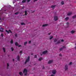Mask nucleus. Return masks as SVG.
Segmentation results:
<instances>
[{
    "instance_id": "f257e3e1",
    "label": "nucleus",
    "mask_w": 76,
    "mask_h": 76,
    "mask_svg": "<svg viewBox=\"0 0 76 76\" xmlns=\"http://www.w3.org/2000/svg\"><path fill=\"white\" fill-rule=\"evenodd\" d=\"M27 72H28V70L26 69H24L23 71V73L24 74L25 76L27 75Z\"/></svg>"
},
{
    "instance_id": "f03ea898",
    "label": "nucleus",
    "mask_w": 76,
    "mask_h": 76,
    "mask_svg": "<svg viewBox=\"0 0 76 76\" xmlns=\"http://www.w3.org/2000/svg\"><path fill=\"white\" fill-rule=\"evenodd\" d=\"M30 58V57L29 56H28V58L26 59V61L25 62V64H26L27 62H28V61H29Z\"/></svg>"
},
{
    "instance_id": "7ed1b4c3",
    "label": "nucleus",
    "mask_w": 76,
    "mask_h": 76,
    "mask_svg": "<svg viewBox=\"0 0 76 76\" xmlns=\"http://www.w3.org/2000/svg\"><path fill=\"white\" fill-rule=\"evenodd\" d=\"M6 32H7L8 34H9L10 33H10H12V31H11L10 30H9L8 31H7V30H6Z\"/></svg>"
},
{
    "instance_id": "20e7f679",
    "label": "nucleus",
    "mask_w": 76,
    "mask_h": 76,
    "mask_svg": "<svg viewBox=\"0 0 76 76\" xmlns=\"http://www.w3.org/2000/svg\"><path fill=\"white\" fill-rule=\"evenodd\" d=\"M54 19L56 21L57 20H58V17L57 16H55L54 18Z\"/></svg>"
},
{
    "instance_id": "39448f33",
    "label": "nucleus",
    "mask_w": 76,
    "mask_h": 76,
    "mask_svg": "<svg viewBox=\"0 0 76 76\" xmlns=\"http://www.w3.org/2000/svg\"><path fill=\"white\" fill-rule=\"evenodd\" d=\"M56 70H53L52 71V73L53 75H55L56 74Z\"/></svg>"
},
{
    "instance_id": "423d86ee",
    "label": "nucleus",
    "mask_w": 76,
    "mask_h": 76,
    "mask_svg": "<svg viewBox=\"0 0 76 76\" xmlns=\"http://www.w3.org/2000/svg\"><path fill=\"white\" fill-rule=\"evenodd\" d=\"M52 62H53V60L49 61L48 63V64H51V63H52Z\"/></svg>"
},
{
    "instance_id": "0eeeda50",
    "label": "nucleus",
    "mask_w": 76,
    "mask_h": 76,
    "mask_svg": "<svg viewBox=\"0 0 76 76\" xmlns=\"http://www.w3.org/2000/svg\"><path fill=\"white\" fill-rule=\"evenodd\" d=\"M65 70H67L68 69V66H67V65L65 66Z\"/></svg>"
},
{
    "instance_id": "6e6552de",
    "label": "nucleus",
    "mask_w": 76,
    "mask_h": 76,
    "mask_svg": "<svg viewBox=\"0 0 76 76\" xmlns=\"http://www.w3.org/2000/svg\"><path fill=\"white\" fill-rule=\"evenodd\" d=\"M47 50H46L43 52L42 54H45L46 53H47Z\"/></svg>"
},
{
    "instance_id": "1a4fd4ad",
    "label": "nucleus",
    "mask_w": 76,
    "mask_h": 76,
    "mask_svg": "<svg viewBox=\"0 0 76 76\" xmlns=\"http://www.w3.org/2000/svg\"><path fill=\"white\" fill-rule=\"evenodd\" d=\"M17 60L18 61H20V56L19 55L17 56Z\"/></svg>"
},
{
    "instance_id": "9d476101",
    "label": "nucleus",
    "mask_w": 76,
    "mask_h": 76,
    "mask_svg": "<svg viewBox=\"0 0 76 76\" xmlns=\"http://www.w3.org/2000/svg\"><path fill=\"white\" fill-rule=\"evenodd\" d=\"M19 74L20 75V76H23V75L22 72H20Z\"/></svg>"
},
{
    "instance_id": "9b49d317",
    "label": "nucleus",
    "mask_w": 76,
    "mask_h": 76,
    "mask_svg": "<svg viewBox=\"0 0 76 76\" xmlns=\"http://www.w3.org/2000/svg\"><path fill=\"white\" fill-rule=\"evenodd\" d=\"M3 30H4V29L3 28H1L0 29V32H3Z\"/></svg>"
},
{
    "instance_id": "f8f14e48",
    "label": "nucleus",
    "mask_w": 76,
    "mask_h": 76,
    "mask_svg": "<svg viewBox=\"0 0 76 76\" xmlns=\"http://www.w3.org/2000/svg\"><path fill=\"white\" fill-rule=\"evenodd\" d=\"M48 25L47 24H45L42 25V26L43 27H45V26H47Z\"/></svg>"
},
{
    "instance_id": "ddd939ff",
    "label": "nucleus",
    "mask_w": 76,
    "mask_h": 76,
    "mask_svg": "<svg viewBox=\"0 0 76 76\" xmlns=\"http://www.w3.org/2000/svg\"><path fill=\"white\" fill-rule=\"evenodd\" d=\"M72 14V12L69 13L68 14H67V15L68 16H70V15H71Z\"/></svg>"
},
{
    "instance_id": "4468645a",
    "label": "nucleus",
    "mask_w": 76,
    "mask_h": 76,
    "mask_svg": "<svg viewBox=\"0 0 76 76\" xmlns=\"http://www.w3.org/2000/svg\"><path fill=\"white\" fill-rule=\"evenodd\" d=\"M15 44L16 46H18V45H19V44H18V43L17 42H16Z\"/></svg>"
},
{
    "instance_id": "2eb2a0df",
    "label": "nucleus",
    "mask_w": 76,
    "mask_h": 76,
    "mask_svg": "<svg viewBox=\"0 0 76 76\" xmlns=\"http://www.w3.org/2000/svg\"><path fill=\"white\" fill-rule=\"evenodd\" d=\"M42 59H43L42 58H40L39 59V61H41V60H42Z\"/></svg>"
},
{
    "instance_id": "dca6fc26",
    "label": "nucleus",
    "mask_w": 76,
    "mask_h": 76,
    "mask_svg": "<svg viewBox=\"0 0 76 76\" xmlns=\"http://www.w3.org/2000/svg\"><path fill=\"white\" fill-rule=\"evenodd\" d=\"M56 7V5H52L51 7V8H54Z\"/></svg>"
},
{
    "instance_id": "f3484780",
    "label": "nucleus",
    "mask_w": 76,
    "mask_h": 76,
    "mask_svg": "<svg viewBox=\"0 0 76 76\" xmlns=\"http://www.w3.org/2000/svg\"><path fill=\"white\" fill-rule=\"evenodd\" d=\"M3 49L4 52L5 53V52H6V49L4 48H3Z\"/></svg>"
},
{
    "instance_id": "a211bd4d",
    "label": "nucleus",
    "mask_w": 76,
    "mask_h": 76,
    "mask_svg": "<svg viewBox=\"0 0 76 76\" xmlns=\"http://www.w3.org/2000/svg\"><path fill=\"white\" fill-rule=\"evenodd\" d=\"M25 15H27L28 13H27V11H25Z\"/></svg>"
},
{
    "instance_id": "6ab92c4d",
    "label": "nucleus",
    "mask_w": 76,
    "mask_h": 76,
    "mask_svg": "<svg viewBox=\"0 0 76 76\" xmlns=\"http://www.w3.org/2000/svg\"><path fill=\"white\" fill-rule=\"evenodd\" d=\"M11 44H13V40L12 39L10 42Z\"/></svg>"
},
{
    "instance_id": "aec40b11",
    "label": "nucleus",
    "mask_w": 76,
    "mask_h": 76,
    "mask_svg": "<svg viewBox=\"0 0 76 76\" xmlns=\"http://www.w3.org/2000/svg\"><path fill=\"white\" fill-rule=\"evenodd\" d=\"M68 19H69V17H66L65 18V20H68Z\"/></svg>"
},
{
    "instance_id": "412c9836",
    "label": "nucleus",
    "mask_w": 76,
    "mask_h": 76,
    "mask_svg": "<svg viewBox=\"0 0 76 76\" xmlns=\"http://www.w3.org/2000/svg\"><path fill=\"white\" fill-rule=\"evenodd\" d=\"M64 4V1H62L61 2V4H62V5H63V4Z\"/></svg>"
},
{
    "instance_id": "4be33fe9",
    "label": "nucleus",
    "mask_w": 76,
    "mask_h": 76,
    "mask_svg": "<svg viewBox=\"0 0 76 76\" xmlns=\"http://www.w3.org/2000/svg\"><path fill=\"white\" fill-rule=\"evenodd\" d=\"M60 42L59 41L56 43V44H60Z\"/></svg>"
},
{
    "instance_id": "5701e85b",
    "label": "nucleus",
    "mask_w": 76,
    "mask_h": 76,
    "mask_svg": "<svg viewBox=\"0 0 76 76\" xmlns=\"http://www.w3.org/2000/svg\"><path fill=\"white\" fill-rule=\"evenodd\" d=\"M26 0H23L22 1V3H25V2H26Z\"/></svg>"
},
{
    "instance_id": "b1692460",
    "label": "nucleus",
    "mask_w": 76,
    "mask_h": 76,
    "mask_svg": "<svg viewBox=\"0 0 76 76\" xmlns=\"http://www.w3.org/2000/svg\"><path fill=\"white\" fill-rule=\"evenodd\" d=\"M71 34H74V33H75V31H72L71 32Z\"/></svg>"
},
{
    "instance_id": "393cba45",
    "label": "nucleus",
    "mask_w": 76,
    "mask_h": 76,
    "mask_svg": "<svg viewBox=\"0 0 76 76\" xmlns=\"http://www.w3.org/2000/svg\"><path fill=\"white\" fill-rule=\"evenodd\" d=\"M57 41V39H55L54 40V42H56Z\"/></svg>"
},
{
    "instance_id": "a878e982",
    "label": "nucleus",
    "mask_w": 76,
    "mask_h": 76,
    "mask_svg": "<svg viewBox=\"0 0 76 76\" xmlns=\"http://www.w3.org/2000/svg\"><path fill=\"white\" fill-rule=\"evenodd\" d=\"M7 69H9V67H8L9 66V64L8 63H7Z\"/></svg>"
},
{
    "instance_id": "bb28decb",
    "label": "nucleus",
    "mask_w": 76,
    "mask_h": 76,
    "mask_svg": "<svg viewBox=\"0 0 76 76\" xmlns=\"http://www.w3.org/2000/svg\"><path fill=\"white\" fill-rule=\"evenodd\" d=\"M27 43H28V42H25L24 43V45H26V44H27Z\"/></svg>"
},
{
    "instance_id": "cd10ccee",
    "label": "nucleus",
    "mask_w": 76,
    "mask_h": 76,
    "mask_svg": "<svg viewBox=\"0 0 76 76\" xmlns=\"http://www.w3.org/2000/svg\"><path fill=\"white\" fill-rule=\"evenodd\" d=\"M75 18H76V15H75L74 16L72 17L73 19H75Z\"/></svg>"
},
{
    "instance_id": "c85d7f7f",
    "label": "nucleus",
    "mask_w": 76,
    "mask_h": 76,
    "mask_svg": "<svg viewBox=\"0 0 76 76\" xmlns=\"http://www.w3.org/2000/svg\"><path fill=\"white\" fill-rule=\"evenodd\" d=\"M53 38V36H51L50 37V39H52Z\"/></svg>"
},
{
    "instance_id": "c756f323",
    "label": "nucleus",
    "mask_w": 76,
    "mask_h": 76,
    "mask_svg": "<svg viewBox=\"0 0 76 76\" xmlns=\"http://www.w3.org/2000/svg\"><path fill=\"white\" fill-rule=\"evenodd\" d=\"M21 25H25V23H21Z\"/></svg>"
},
{
    "instance_id": "7c9ffc66",
    "label": "nucleus",
    "mask_w": 76,
    "mask_h": 76,
    "mask_svg": "<svg viewBox=\"0 0 76 76\" xmlns=\"http://www.w3.org/2000/svg\"><path fill=\"white\" fill-rule=\"evenodd\" d=\"M62 47L63 48H66V46H63Z\"/></svg>"
},
{
    "instance_id": "2f4dec72",
    "label": "nucleus",
    "mask_w": 76,
    "mask_h": 76,
    "mask_svg": "<svg viewBox=\"0 0 76 76\" xmlns=\"http://www.w3.org/2000/svg\"><path fill=\"white\" fill-rule=\"evenodd\" d=\"M11 49L12 51H13V50H14V49H13V48H11Z\"/></svg>"
},
{
    "instance_id": "473e14b6",
    "label": "nucleus",
    "mask_w": 76,
    "mask_h": 76,
    "mask_svg": "<svg viewBox=\"0 0 76 76\" xmlns=\"http://www.w3.org/2000/svg\"><path fill=\"white\" fill-rule=\"evenodd\" d=\"M1 37H3V34H1Z\"/></svg>"
},
{
    "instance_id": "72a5a7b5",
    "label": "nucleus",
    "mask_w": 76,
    "mask_h": 76,
    "mask_svg": "<svg viewBox=\"0 0 76 76\" xmlns=\"http://www.w3.org/2000/svg\"><path fill=\"white\" fill-rule=\"evenodd\" d=\"M19 13V12H17L15 13V15H18Z\"/></svg>"
},
{
    "instance_id": "f704fd0d",
    "label": "nucleus",
    "mask_w": 76,
    "mask_h": 76,
    "mask_svg": "<svg viewBox=\"0 0 76 76\" xmlns=\"http://www.w3.org/2000/svg\"><path fill=\"white\" fill-rule=\"evenodd\" d=\"M62 50H63V48H61L59 49V50H60V51H61Z\"/></svg>"
},
{
    "instance_id": "c9c22d12",
    "label": "nucleus",
    "mask_w": 76,
    "mask_h": 76,
    "mask_svg": "<svg viewBox=\"0 0 76 76\" xmlns=\"http://www.w3.org/2000/svg\"><path fill=\"white\" fill-rule=\"evenodd\" d=\"M15 37H17V34H16L15 35Z\"/></svg>"
},
{
    "instance_id": "e433bc0d",
    "label": "nucleus",
    "mask_w": 76,
    "mask_h": 76,
    "mask_svg": "<svg viewBox=\"0 0 76 76\" xmlns=\"http://www.w3.org/2000/svg\"><path fill=\"white\" fill-rule=\"evenodd\" d=\"M72 64V62H70L69 63V65H71V64Z\"/></svg>"
},
{
    "instance_id": "4c0bfd02",
    "label": "nucleus",
    "mask_w": 76,
    "mask_h": 76,
    "mask_svg": "<svg viewBox=\"0 0 76 76\" xmlns=\"http://www.w3.org/2000/svg\"><path fill=\"white\" fill-rule=\"evenodd\" d=\"M31 41H29L28 43H29V44H31Z\"/></svg>"
},
{
    "instance_id": "58836bf2",
    "label": "nucleus",
    "mask_w": 76,
    "mask_h": 76,
    "mask_svg": "<svg viewBox=\"0 0 76 76\" xmlns=\"http://www.w3.org/2000/svg\"><path fill=\"white\" fill-rule=\"evenodd\" d=\"M66 24L67 25H69V23L67 22L66 23Z\"/></svg>"
},
{
    "instance_id": "ea45409f",
    "label": "nucleus",
    "mask_w": 76,
    "mask_h": 76,
    "mask_svg": "<svg viewBox=\"0 0 76 76\" xmlns=\"http://www.w3.org/2000/svg\"><path fill=\"white\" fill-rule=\"evenodd\" d=\"M37 55H35L34 56V58H37Z\"/></svg>"
},
{
    "instance_id": "a19ab883",
    "label": "nucleus",
    "mask_w": 76,
    "mask_h": 76,
    "mask_svg": "<svg viewBox=\"0 0 76 76\" xmlns=\"http://www.w3.org/2000/svg\"><path fill=\"white\" fill-rule=\"evenodd\" d=\"M31 1V0H27V2H29V1Z\"/></svg>"
},
{
    "instance_id": "79ce46f5",
    "label": "nucleus",
    "mask_w": 76,
    "mask_h": 76,
    "mask_svg": "<svg viewBox=\"0 0 76 76\" xmlns=\"http://www.w3.org/2000/svg\"><path fill=\"white\" fill-rule=\"evenodd\" d=\"M59 56H62V55H61V54H59Z\"/></svg>"
},
{
    "instance_id": "37998d69",
    "label": "nucleus",
    "mask_w": 76,
    "mask_h": 76,
    "mask_svg": "<svg viewBox=\"0 0 76 76\" xmlns=\"http://www.w3.org/2000/svg\"><path fill=\"white\" fill-rule=\"evenodd\" d=\"M63 41H64V40L63 39L61 40V42H63Z\"/></svg>"
},
{
    "instance_id": "c03bdc74",
    "label": "nucleus",
    "mask_w": 76,
    "mask_h": 76,
    "mask_svg": "<svg viewBox=\"0 0 76 76\" xmlns=\"http://www.w3.org/2000/svg\"><path fill=\"white\" fill-rule=\"evenodd\" d=\"M22 53V51H21L20 52V53Z\"/></svg>"
},
{
    "instance_id": "a18cd8bd",
    "label": "nucleus",
    "mask_w": 76,
    "mask_h": 76,
    "mask_svg": "<svg viewBox=\"0 0 76 76\" xmlns=\"http://www.w3.org/2000/svg\"><path fill=\"white\" fill-rule=\"evenodd\" d=\"M42 69H45V67H44V66H43Z\"/></svg>"
},
{
    "instance_id": "49530a36",
    "label": "nucleus",
    "mask_w": 76,
    "mask_h": 76,
    "mask_svg": "<svg viewBox=\"0 0 76 76\" xmlns=\"http://www.w3.org/2000/svg\"><path fill=\"white\" fill-rule=\"evenodd\" d=\"M51 34V33H50L48 34V35H50Z\"/></svg>"
},
{
    "instance_id": "de8ad7c7",
    "label": "nucleus",
    "mask_w": 76,
    "mask_h": 76,
    "mask_svg": "<svg viewBox=\"0 0 76 76\" xmlns=\"http://www.w3.org/2000/svg\"><path fill=\"white\" fill-rule=\"evenodd\" d=\"M21 47V45H20L18 46V47Z\"/></svg>"
},
{
    "instance_id": "09e8293b",
    "label": "nucleus",
    "mask_w": 76,
    "mask_h": 76,
    "mask_svg": "<svg viewBox=\"0 0 76 76\" xmlns=\"http://www.w3.org/2000/svg\"><path fill=\"white\" fill-rule=\"evenodd\" d=\"M50 76H54L53 75H52Z\"/></svg>"
},
{
    "instance_id": "8fccbe9b",
    "label": "nucleus",
    "mask_w": 76,
    "mask_h": 76,
    "mask_svg": "<svg viewBox=\"0 0 76 76\" xmlns=\"http://www.w3.org/2000/svg\"><path fill=\"white\" fill-rule=\"evenodd\" d=\"M37 0H35L34 1L35 2V1H37Z\"/></svg>"
},
{
    "instance_id": "3c124183",
    "label": "nucleus",
    "mask_w": 76,
    "mask_h": 76,
    "mask_svg": "<svg viewBox=\"0 0 76 76\" xmlns=\"http://www.w3.org/2000/svg\"><path fill=\"white\" fill-rule=\"evenodd\" d=\"M13 61H15V60L14 59H13Z\"/></svg>"
},
{
    "instance_id": "603ef678",
    "label": "nucleus",
    "mask_w": 76,
    "mask_h": 76,
    "mask_svg": "<svg viewBox=\"0 0 76 76\" xmlns=\"http://www.w3.org/2000/svg\"><path fill=\"white\" fill-rule=\"evenodd\" d=\"M6 10H4V11H5V12H6Z\"/></svg>"
},
{
    "instance_id": "864d4df0",
    "label": "nucleus",
    "mask_w": 76,
    "mask_h": 76,
    "mask_svg": "<svg viewBox=\"0 0 76 76\" xmlns=\"http://www.w3.org/2000/svg\"><path fill=\"white\" fill-rule=\"evenodd\" d=\"M31 55H33V53H32V54H31Z\"/></svg>"
},
{
    "instance_id": "5fc2aeb1",
    "label": "nucleus",
    "mask_w": 76,
    "mask_h": 76,
    "mask_svg": "<svg viewBox=\"0 0 76 76\" xmlns=\"http://www.w3.org/2000/svg\"><path fill=\"white\" fill-rule=\"evenodd\" d=\"M75 48L76 49V47H75Z\"/></svg>"
},
{
    "instance_id": "6e6d98bb",
    "label": "nucleus",
    "mask_w": 76,
    "mask_h": 76,
    "mask_svg": "<svg viewBox=\"0 0 76 76\" xmlns=\"http://www.w3.org/2000/svg\"><path fill=\"white\" fill-rule=\"evenodd\" d=\"M41 56H42V54H41Z\"/></svg>"
},
{
    "instance_id": "4d7b16f0",
    "label": "nucleus",
    "mask_w": 76,
    "mask_h": 76,
    "mask_svg": "<svg viewBox=\"0 0 76 76\" xmlns=\"http://www.w3.org/2000/svg\"><path fill=\"white\" fill-rule=\"evenodd\" d=\"M23 9H24V8H23Z\"/></svg>"
},
{
    "instance_id": "13d9d810",
    "label": "nucleus",
    "mask_w": 76,
    "mask_h": 76,
    "mask_svg": "<svg viewBox=\"0 0 76 76\" xmlns=\"http://www.w3.org/2000/svg\"><path fill=\"white\" fill-rule=\"evenodd\" d=\"M1 18H0V20H1Z\"/></svg>"
},
{
    "instance_id": "bf43d9fd",
    "label": "nucleus",
    "mask_w": 76,
    "mask_h": 76,
    "mask_svg": "<svg viewBox=\"0 0 76 76\" xmlns=\"http://www.w3.org/2000/svg\"><path fill=\"white\" fill-rule=\"evenodd\" d=\"M8 57H9V56H8Z\"/></svg>"
},
{
    "instance_id": "052dcab7",
    "label": "nucleus",
    "mask_w": 76,
    "mask_h": 76,
    "mask_svg": "<svg viewBox=\"0 0 76 76\" xmlns=\"http://www.w3.org/2000/svg\"><path fill=\"white\" fill-rule=\"evenodd\" d=\"M20 55H21H21H22V54H21Z\"/></svg>"
}]
</instances>
